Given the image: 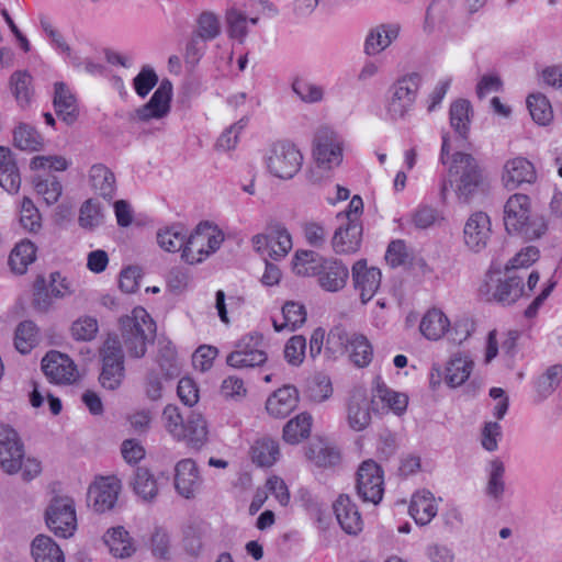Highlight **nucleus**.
<instances>
[{"instance_id": "obj_53", "label": "nucleus", "mask_w": 562, "mask_h": 562, "mask_svg": "<svg viewBox=\"0 0 562 562\" xmlns=\"http://www.w3.org/2000/svg\"><path fill=\"white\" fill-rule=\"evenodd\" d=\"M32 77L26 71H15L10 77V88L16 101L21 105H25L31 99Z\"/></svg>"}, {"instance_id": "obj_30", "label": "nucleus", "mask_w": 562, "mask_h": 562, "mask_svg": "<svg viewBox=\"0 0 562 562\" xmlns=\"http://www.w3.org/2000/svg\"><path fill=\"white\" fill-rule=\"evenodd\" d=\"M408 512L417 525H428L438 512L432 493L423 490L413 494Z\"/></svg>"}, {"instance_id": "obj_43", "label": "nucleus", "mask_w": 562, "mask_h": 562, "mask_svg": "<svg viewBox=\"0 0 562 562\" xmlns=\"http://www.w3.org/2000/svg\"><path fill=\"white\" fill-rule=\"evenodd\" d=\"M251 460L259 467H271L279 458L278 443L270 438H260L254 442L250 450Z\"/></svg>"}, {"instance_id": "obj_7", "label": "nucleus", "mask_w": 562, "mask_h": 562, "mask_svg": "<svg viewBox=\"0 0 562 562\" xmlns=\"http://www.w3.org/2000/svg\"><path fill=\"white\" fill-rule=\"evenodd\" d=\"M347 351L350 361L358 368L368 367L373 357L369 339L358 333L347 334L342 328L331 329L327 336L325 355L335 358L336 352Z\"/></svg>"}, {"instance_id": "obj_12", "label": "nucleus", "mask_w": 562, "mask_h": 562, "mask_svg": "<svg viewBox=\"0 0 562 562\" xmlns=\"http://www.w3.org/2000/svg\"><path fill=\"white\" fill-rule=\"evenodd\" d=\"M102 370L99 381L106 390L117 389L124 379V355L116 336H109L101 349Z\"/></svg>"}, {"instance_id": "obj_24", "label": "nucleus", "mask_w": 562, "mask_h": 562, "mask_svg": "<svg viewBox=\"0 0 562 562\" xmlns=\"http://www.w3.org/2000/svg\"><path fill=\"white\" fill-rule=\"evenodd\" d=\"M333 507L337 521L346 533L356 536L362 531L363 520L361 514L348 495H340Z\"/></svg>"}, {"instance_id": "obj_36", "label": "nucleus", "mask_w": 562, "mask_h": 562, "mask_svg": "<svg viewBox=\"0 0 562 562\" xmlns=\"http://www.w3.org/2000/svg\"><path fill=\"white\" fill-rule=\"evenodd\" d=\"M474 362L468 356L458 353L447 363L445 380L451 387L462 385L470 376Z\"/></svg>"}, {"instance_id": "obj_6", "label": "nucleus", "mask_w": 562, "mask_h": 562, "mask_svg": "<svg viewBox=\"0 0 562 562\" xmlns=\"http://www.w3.org/2000/svg\"><path fill=\"white\" fill-rule=\"evenodd\" d=\"M420 86L422 76L418 72L400 77L387 91L386 117L393 122L405 120L414 108Z\"/></svg>"}, {"instance_id": "obj_49", "label": "nucleus", "mask_w": 562, "mask_h": 562, "mask_svg": "<svg viewBox=\"0 0 562 562\" xmlns=\"http://www.w3.org/2000/svg\"><path fill=\"white\" fill-rule=\"evenodd\" d=\"M225 22L229 37L243 42L248 33L246 13L234 3L226 9Z\"/></svg>"}, {"instance_id": "obj_59", "label": "nucleus", "mask_w": 562, "mask_h": 562, "mask_svg": "<svg viewBox=\"0 0 562 562\" xmlns=\"http://www.w3.org/2000/svg\"><path fill=\"white\" fill-rule=\"evenodd\" d=\"M103 215L100 205L92 199L87 200L80 207L79 224L83 228L92 229L102 223Z\"/></svg>"}, {"instance_id": "obj_28", "label": "nucleus", "mask_w": 562, "mask_h": 562, "mask_svg": "<svg viewBox=\"0 0 562 562\" xmlns=\"http://www.w3.org/2000/svg\"><path fill=\"white\" fill-rule=\"evenodd\" d=\"M378 401L382 403V409L392 411L396 415H401L405 412L408 403L405 394L389 389L380 378L374 380L371 398V403L375 406V409H379Z\"/></svg>"}, {"instance_id": "obj_52", "label": "nucleus", "mask_w": 562, "mask_h": 562, "mask_svg": "<svg viewBox=\"0 0 562 562\" xmlns=\"http://www.w3.org/2000/svg\"><path fill=\"white\" fill-rule=\"evenodd\" d=\"M157 241L166 251L176 252L181 250L183 252L186 232L181 226H172L161 229L157 233Z\"/></svg>"}, {"instance_id": "obj_56", "label": "nucleus", "mask_w": 562, "mask_h": 562, "mask_svg": "<svg viewBox=\"0 0 562 562\" xmlns=\"http://www.w3.org/2000/svg\"><path fill=\"white\" fill-rule=\"evenodd\" d=\"M162 418L169 434L173 438L181 440V437L184 436L186 423L179 408L175 405H167L162 412Z\"/></svg>"}, {"instance_id": "obj_13", "label": "nucleus", "mask_w": 562, "mask_h": 562, "mask_svg": "<svg viewBox=\"0 0 562 562\" xmlns=\"http://www.w3.org/2000/svg\"><path fill=\"white\" fill-rule=\"evenodd\" d=\"M356 487L363 502L378 505L384 494V476L381 467L373 460L363 461L357 472Z\"/></svg>"}, {"instance_id": "obj_21", "label": "nucleus", "mask_w": 562, "mask_h": 562, "mask_svg": "<svg viewBox=\"0 0 562 562\" xmlns=\"http://www.w3.org/2000/svg\"><path fill=\"white\" fill-rule=\"evenodd\" d=\"M171 95L172 83L168 79H164L149 101L137 110V117L147 122L166 116L170 110Z\"/></svg>"}, {"instance_id": "obj_29", "label": "nucleus", "mask_w": 562, "mask_h": 562, "mask_svg": "<svg viewBox=\"0 0 562 562\" xmlns=\"http://www.w3.org/2000/svg\"><path fill=\"white\" fill-rule=\"evenodd\" d=\"M297 402V390L292 385H285L269 396L266 409L273 417L285 418L296 407Z\"/></svg>"}, {"instance_id": "obj_15", "label": "nucleus", "mask_w": 562, "mask_h": 562, "mask_svg": "<svg viewBox=\"0 0 562 562\" xmlns=\"http://www.w3.org/2000/svg\"><path fill=\"white\" fill-rule=\"evenodd\" d=\"M42 370L49 382L55 384H72L79 378L74 360L66 353L52 350L42 360Z\"/></svg>"}, {"instance_id": "obj_26", "label": "nucleus", "mask_w": 562, "mask_h": 562, "mask_svg": "<svg viewBox=\"0 0 562 562\" xmlns=\"http://www.w3.org/2000/svg\"><path fill=\"white\" fill-rule=\"evenodd\" d=\"M397 23H384L371 29L364 41V53L374 56L386 49L398 37Z\"/></svg>"}, {"instance_id": "obj_48", "label": "nucleus", "mask_w": 562, "mask_h": 562, "mask_svg": "<svg viewBox=\"0 0 562 562\" xmlns=\"http://www.w3.org/2000/svg\"><path fill=\"white\" fill-rule=\"evenodd\" d=\"M38 338V328L32 321L21 322L14 336V346L23 355L29 353L36 345Z\"/></svg>"}, {"instance_id": "obj_45", "label": "nucleus", "mask_w": 562, "mask_h": 562, "mask_svg": "<svg viewBox=\"0 0 562 562\" xmlns=\"http://www.w3.org/2000/svg\"><path fill=\"white\" fill-rule=\"evenodd\" d=\"M36 258V247L30 240H22L13 248L9 257V263L12 270L23 274L27 266Z\"/></svg>"}, {"instance_id": "obj_41", "label": "nucleus", "mask_w": 562, "mask_h": 562, "mask_svg": "<svg viewBox=\"0 0 562 562\" xmlns=\"http://www.w3.org/2000/svg\"><path fill=\"white\" fill-rule=\"evenodd\" d=\"M14 146L25 151H37L44 146V138L35 127L20 123L13 132Z\"/></svg>"}, {"instance_id": "obj_10", "label": "nucleus", "mask_w": 562, "mask_h": 562, "mask_svg": "<svg viewBox=\"0 0 562 562\" xmlns=\"http://www.w3.org/2000/svg\"><path fill=\"white\" fill-rule=\"evenodd\" d=\"M313 158L318 168L331 170L344 159V139L331 128H319L313 140Z\"/></svg>"}, {"instance_id": "obj_64", "label": "nucleus", "mask_w": 562, "mask_h": 562, "mask_svg": "<svg viewBox=\"0 0 562 562\" xmlns=\"http://www.w3.org/2000/svg\"><path fill=\"white\" fill-rule=\"evenodd\" d=\"M35 191L44 198L48 205H52L60 198L63 187L55 178L46 180L40 179L35 181Z\"/></svg>"}, {"instance_id": "obj_8", "label": "nucleus", "mask_w": 562, "mask_h": 562, "mask_svg": "<svg viewBox=\"0 0 562 562\" xmlns=\"http://www.w3.org/2000/svg\"><path fill=\"white\" fill-rule=\"evenodd\" d=\"M224 240L221 231L209 223H200L189 235H186V243L181 258L190 263H200L211 254L215 252Z\"/></svg>"}, {"instance_id": "obj_60", "label": "nucleus", "mask_w": 562, "mask_h": 562, "mask_svg": "<svg viewBox=\"0 0 562 562\" xmlns=\"http://www.w3.org/2000/svg\"><path fill=\"white\" fill-rule=\"evenodd\" d=\"M540 257V251L536 246H527L515 255L506 265L505 272H512L517 269L528 268Z\"/></svg>"}, {"instance_id": "obj_14", "label": "nucleus", "mask_w": 562, "mask_h": 562, "mask_svg": "<svg viewBox=\"0 0 562 562\" xmlns=\"http://www.w3.org/2000/svg\"><path fill=\"white\" fill-rule=\"evenodd\" d=\"M251 241L256 251L274 260L285 257L292 249L291 235L279 223L270 224L265 234L255 235Z\"/></svg>"}, {"instance_id": "obj_42", "label": "nucleus", "mask_w": 562, "mask_h": 562, "mask_svg": "<svg viewBox=\"0 0 562 562\" xmlns=\"http://www.w3.org/2000/svg\"><path fill=\"white\" fill-rule=\"evenodd\" d=\"M181 440H186L194 449H200L206 442L207 427L201 414L192 413L188 417Z\"/></svg>"}, {"instance_id": "obj_1", "label": "nucleus", "mask_w": 562, "mask_h": 562, "mask_svg": "<svg viewBox=\"0 0 562 562\" xmlns=\"http://www.w3.org/2000/svg\"><path fill=\"white\" fill-rule=\"evenodd\" d=\"M484 186L485 176L477 160L471 154L456 151L451 156L448 178L442 180L440 196L446 201L452 189L460 203H469Z\"/></svg>"}, {"instance_id": "obj_25", "label": "nucleus", "mask_w": 562, "mask_h": 562, "mask_svg": "<svg viewBox=\"0 0 562 562\" xmlns=\"http://www.w3.org/2000/svg\"><path fill=\"white\" fill-rule=\"evenodd\" d=\"M369 398L363 389L355 390L347 404V422L351 429L361 431L371 423Z\"/></svg>"}, {"instance_id": "obj_31", "label": "nucleus", "mask_w": 562, "mask_h": 562, "mask_svg": "<svg viewBox=\"0 0 562 562\" xmlns=\"http://www.w3.org/2000/svg\"><path fill=\"white\" fill-rule=\"evenodd\" d=\"M0 186L9 193H16L21 186V177L13 153L0 146Z\"/></svg>"}, {"instance_id": "obj_58", "label": "nucleus", "mask_w": 562, "mask_h": 562, "mask_svg": "<svg viewBox=\"0 0 562 562\" xmlns=\"http://www.w3.org/2000/svg\"><path fill=\"white\" fill-rule=\"evenodd\" d=\"M474 330V322L468 316H462L456 319L451 327H448L446 334L448 335L449 340L460 345L465 341Z\"/></svg>"}, {"instance_id": "obj_20", "label": "nucleus", "mask_w": 562, "mask_h": 562, "mask_svg": "<svg viewBox=\"0 0 562 562\" xmlns=\"http://www.w3.org/2000/svg\"><path fill=\"white\" fill-rule=\"evenodd\" d=\"M202 479L195 461L191 458L182 459L175 465V488L179 495L190 499L198 493Z\"/></svg>"}, {"instance_id": "obj_51", "label": "nucleus", "mask_w": 562, "mask_h": 562, "mask_svg": "<svg viewBox=\"0 0 562 562\" xmlns=\"http://www.w3.org/2000/svg\"><path fill=\"white\" fill-rule=\"evenodd\" d=\"M267 360L266 350H255L250 355L234 350L227 356L226 363L235 369H250L263 366Z\"/></svg>"}, {"instance_id": "obj_39", "label": "nucleus", "mask_w": 562, "mask_h": 562, "mask_svg": "<svg viewBox=\"0 0 562 562\" xmlns=\"http://www.w3.org/2000/svg\"><path fill=\"white\" fill-rule=\"evenodd\" d=\"M133 491L144 502H153L158 495V484L147 468H137L132 482Z\"/></svg>"}, {"instance_id": "obj_54", "label": "nucleus", "mask_w": 562, "mask_h": 562, "mask_svg": "<svg viewBox=\"0 0 562 562\" xmlns=\"http://www.w3.org/2000/svg\"><path fill=\"white\" fill-rule=\"evenodd\" d=\"M53 297L46 279L43 276H38L33 284V308L41 313L48 312L53 305Z\"/></svg>"}, {"instance_id": "obj_55", "label": "nucleus", "mask_w": 562, "mask_h": 562, "mask_svg": "<svg viewBox=\"0 0 562 562\" xmlns=\"http://www.w3.org/2000/svg\"><path fill=\"white\" fill-rule=\"evenodd\" d=\"M306 456L318 467H329L339 462L340 454L335 448L325 446L322 442L312 445Z\"/></svg>"}, {"instance_id": "obj_62", "label": "nucleus", "mask_w": 562, "mask_h": 562, "mask_svg": "<svg viewBox=\"0 0 562 562\" xmlns=\"http://www.w3.org/2000/svg\"><path fill=\"white\" fill-rule=\"evenodd\" d=\"M98 333V322L95 318L86 316L74 322L71 335L76 340H92Z\"/></svg>"}, {"instance_id": "obj_35", "label": "nucleus", "mask_w": 562, "mask_h": 562, "mask_svg": "<svg viewBox=\"0 0 562 562\" xmlns=\"http://www.w3.org/2000/svg\"><path fill=\"white\" fill-rule=\"evenodd\" d=\"M31 553L35 562H65L60 547L48 536L38 535L31 544Z\"/></svg>"}, {"instance_id": "obj_3", "label": "nucleus", "mask_w": 562, "mask_h": 562, "mask_svg": "<svg viewBox=\"0 0 562 562\" xmlns=\"http://www.w3.org/2000/svg\"><path fill=\"white\" fill-rule=\"evenodd\" d=\"M293 270L297 276H317L318 285L327 292L342 290L349 278V269L341 260L322 258L311 250L295 254Z\"/></svg>"}, {"instance_id": "obj_19", "label": "nucleus", "mask_w": 562, "mask_h": 562, "mask_svg": "<svg viewBox=\"0 0 562 562\" xmlns=\"http://www.w3.org/2000/svg\"><path fill=\"white\" fill-rule=\"evenodd\" d=\"M351 277L353 286L359 292L362 303H367L379 290L382 274L380 269L369 267L366 259H360L353 263Z\"/></svg>"}, {"instance_id": "obj_23", "label": "nucleus", "mask_w": 562, "mask_h": 562, "mask_svg": "<svg viewBox=\"0 0 562 562\" xmlns=\"http://www.w3.org/2000/svg\"><path fill=\"white\" fill-rule=\"evenodd\" d=\"M485 495L493 503H502L507 491L505 463L499 458L491 459L485 465Z\"/></svg>"}, {"instance_id": "obj_57", "label": "nucleus", "mask_w": 562, "mask_h": 562, "mask_svg": "<svg viewBox=\"0 0 562 562\" xmlns=\"http://www.w3.org/2000/svg\"><path fill=\"white\" fill-rule=\"evenodd\" d=\"M306 352V339L302 335L292 336L284 346V358L289 364H302Z\"/></svg>"}, {"instance_id": "obj_9", "label": "nucleus", "mask_w": 562, "mask_h": 562, "mask_svg": "<svg viewBox=\"0 0 562 562\" xmlns=\"http://www.w3.org/2000/svg\"><path fill=\"white\" fill-rule=\"evenodd\" d=\"M302 162L301 151L286 140L274 143L266 154L268 170L280 179H292L301 169Z\"/></svg>"}, {"instance_id": "obj_4", "label": "nucleus", "mask_w": 562, "mask_h": 562, "mask_svg": "<svg viewBox=\"0 0 562 562\" xmlns=\"http://www.w3.org/2000/svg\"><path fill=\"white\" fill-rule=\"evenodd\" d=\"M120 331L123 345L132 358H143L147 345L153 342L155 324L145 308L138 306L120 318Z\"/></svg>"}, {"instance_id": "obj_11", "label": "nucleus", "mask_w": 562, "mask_h": 562, "mask_svg": "<svg viewBox=\"0 0 562 562\" xmlns=\"http://www.w3.org/2000/svg\"><path fill=\"white\" fill-rule=\"evenodd\" d=\"M45 521L56 537L70 538L77 529L74 499L68 496L54 497L45 510Z\"/></svg>"}, {"instance_id": "obj_32", "label": "nucleus", "mask_w": 562, "mask_h": 562, "mask_svg": "<svg viewBox=\"0 0 562 562\" xmlns=\"http://www.w3.org/2000/svg\"><path fill=\"white\" fill-rule=\"evenodd\" d=\"M54 108L57 116L68 125L78 117L76 98L64 82L55 83Z\"/></svg>"}, {"instance_id": "obj_61", "label": "nucleus", "mask_w": 562, "mask_h": 562, "mask_svg": "<svg viewBox=\"0 0 562 562\" xmlns=\"http://www.w3.org/2000/svg\"><path fill=\"white\" fill-rule=\"evenodd\" d=\"M292 89L302 101L307 103H316L324 98L323 87L313 82L296 80L293 82Z\"/></svg>"}, {"instance_id": "obj_27", "label": "nucleus", "mask_w": 562, "mask_h": 562, "mask_svg": "<svg viewBox=\"0 0 562 562\" xmlns=\"http://www.w3.org/2000/svg\"><path fill=\"white\" fill-rule=\"evenodd\" d=\"M361 237L362 226L359 221L350 220L345 227L341 225L336 229L331 239L333 249L336 254L356 252L360 247Z\"/></svg>"}, {"instance_id": "obj_50", "label": "nucleus", "mask_w": 562, "mask_h": 562, "mask_svg": "<svg viewBox=\"0 0 562 562\" xmlns=\"http://www.w3.org/2000/svg\"><path fill=\"white\" fill-rule=\"evenodd\" d=\"M222 31L220 18L211 11L202 12L196 19L194 35L202 42L216 38Z\"/></svg>"}, {"instance_id": "obj_63", "label": "nucleus", "mask_w": 562, "mask_h": 562, "mask_svg": "<svg viewBox=\"0 0 562 562\" xmlns=\"http://www.w3.org/2000/svg\"><path fill=\"white\" fill-rule=\"evenodd\" d=\"M158 76L155 70L149 66H144L139 74L134 78V89L136 93L145 98L150 90L157 85Z\"/></svg>"}, {"instance_id": "obj_33", "label": "nucleus", "mask_w": 562, "mask_h": 562, "mask_svg": "<svg viewBox=\"0 0 562 562\" xmlns=\"http://www.w3.org/2000/svg\"><path fill=\"white\" fill-rule=\"evenodd\" d=\"M89 182L92 190L105 200H112L115 194V176L104 165H93L89 170Z\"/></svg>"}, {"instance_id": "obj_18", "label": "nucleus", "mask_w": 562, "mask_h": 562, "mask_svg": "<svg viewBox=\"0 0 562 562\" xmlns=\"http://www.w3.org/2000/svg\"><path fill=\"white\" fill-rule=\"evenodd\" d=\"M492 225L490 216L484 212L473 213L465 222L463 240L473 252L482 251L491 238Z\"/></svg>"}, {"instance_id": "obj_22", "label": "nucleus", "mask_w": 562, "mask_h": 562, "mask_svg": "<svg viewBox=\"0 0 562 562\" xmlns=\"http://www.w3.org/2000/svg\"><path fill=\"white\" fill-rule=\"evenodd\" d=\"M537 179L536 169L528 159L516 157L504 166L502 180L508 190H515L524 183H533Z\"/></svg>"}, {"instance_id": "obj_5", "label": "nucleus", "mask_w": 562, "mask_h": 562, "mask_svg": "<svg viewBox=\"0 0 562 562\" xmlns=\"http://www.w3.org/2000/svg\"><path fill=\"white\" fill-rule=\"evenodd\" d=\"M479 295L486 302H496L503 306L516 303L528 293L524 286V278L515 272H505L504 278L499 272L488 270L479 286Z\"/></svg>"}, {"instance_id": "obj_46", "label": "nucleus", "mask_w": 562, "mask_h": 562, "mask_svg": "<svg viewBox=\"0 0 562 562\" xmlns=\"http://www.w3.org/2000/svg\"><path fill=\"white\" fill-rule=\"evenodd\" d=\"M311 427L312 416L307 413H302L285 424L283 439L291 445L299 443L302 439L310 436Z\"/></svg>"}, {"instance_id": "obj_38", "label": "nucleus", "mask_w": 562, "mask_h": 562, "mask_svg": "<svg viewBox=\"0 0 562 562\" xmlns=\"http://www.w3.org/2000/svg\"><path fill=\"white\" fill-rule=\"evenodd\" d=\"M562 382V366L553 364L535 381L537 401L542 402L552 395Z\"/></svg>"}, {"instance_id": "obj_47", "label": "nucleus", "mask_w": 562, "mask_h": 562, "mask_svg": "<svg viewBox=\"0 0 562 562\" xmlns=\"http://www.w3.org/2000/svg\"><path fill=\"white\" fill-rule=\"evenodd\" d=\"M527 106L532 120L539 125H548L553 119V110L548 98L542 93H531Z\"/></svg>"}, {"instance_id": "obj_17", "label": "nucleus", "mask_w": 562, "mask_h": 562, "mask_svg": "<svg viewBox=\"0 0 562 562\" xmlns=\"http://www.w3.org/2000/svg\"><path fill=\"white\" fill-rule=\"evenodd\" d=\"M24 457L18 434L8 426H0V464L9 474L21 470Z\"/></svg>"}, {"instance_id": "obj_16", "label": "nucleus", "mask_w": 562, "mask_h": 562, "mask_svg": "<svg viewBox=\"0 0 562 562\" xmlns=\"http://www.w3.org/2000/svg\"><path fill=\"white\" fill-rule=\"evenodd\" d=\"M121 482L114 476L101 477L88 491V504L97 513L111 510L119 498Z\"/></svg>"}, {"instance_id": "obj_37", "label": "nucleus", "mask_w": 562, "mask_h": 562, "mask_svg": "<svg viewBox=\"0 0 562 562\" xmlns=\"http://www.w3.org/2000/svg\"><path fill=\"white\" fill-rule=\"evenodd\" d=\"M450 326L448 317L438 308L429 310L422 318L420 333L429 340L440 339Z\"/></svg>"}, {"instance_id": "obj_34", "label": "nucleus", "mask_w": 562, "mask_h": 562, "mask_svg": "<svg viewBox=\"0 0 562 562\" xmlns=\"http://www.w3.org/2000/svg\"><path fill=\"white\" fill-rule=\"evenodd\" d=\"M450 126L462 140L469 138L472 108L468 100L459 99L449 109Z\"/></svg>"}, {"instance_id": "obj_44", "label": "nucleus", "mask_w": 562, "mask_h": 562, "mask_svg": "<svg viewBox=\"0 0 562 562\" xmlns=\"http://www.w3.org/2000/svg\"><path fill=\"white\" fill-rule=\"evenodd\" d=\"M110 552L116 558L131 557L135 551L128 532L123 527L112 528L104 535Z\"/></svg>"}, {"instance_id": "obj_2", "label": "nucleus", "mask_w": 562, "mask_h": 562, "mask_svg": "<svg viewBox=\"0 0 562 562\" xmlns=\"http://www.w3.org/2000/svg\"><path fill=\"white\" fill-rule=\"evenodd\" d=\"M503 223L507 234L526 240H536L546 235L548 222L542 214L532 211L527 194L514 193L504 204Z\"/></svg>"}, {"instance_id": "obj_40", "label": "nucleus", "mask_w": 562, "mask_h": 562, "mask_svg": "<svg viewBox=\"0 0 562 562\" xmlns=\"http://www.w3.org/2000/svg\"><path fill=\"white\" fill-rule=\"evenodd\" d=\"M282 322L273 319L272 324L276 331L283 329L295 330L306 321V311L303 304L289 301L282 306Z\"/></svg>"}]
</instances>
